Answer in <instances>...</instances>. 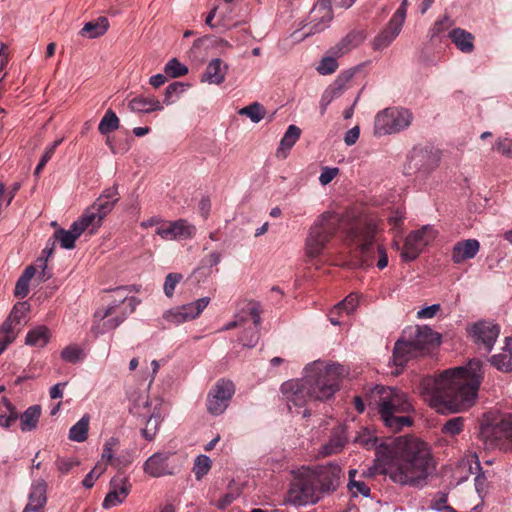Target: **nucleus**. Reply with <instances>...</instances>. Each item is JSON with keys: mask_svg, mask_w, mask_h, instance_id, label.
<instances>
[{"mask_svg": "<svg viewBox=\"0 0 512 512\" xmlns=\"http://www.w3.org/2000/svg\"><path fill=\"white\" fill-rule=\"evenodd\" d=\"M500 333V326L491 321H478L468 328V334L479 349L489 353Z\"/></svg>", "mask_w": 512, "mask_h": 512, "instance_id": "f3484780", "label": "nucleus"}, {"mask_svg": "<svg viewBox=\"0 0 512 512\" xmlns=\"http://www.w3.org/2000/svg\"><path fill=\"white\" fill-rule=\"evenodd\" d=\"M358 303L359 298L357 294L351 293L343 301L334 306L331 314H340L342 311H344L348 315L356 309Z\"/></svg>", "mask_w": 512, "mask_h": 512, "instance_id": "a18cd8bd", "label": "nucleus"}, {"mask_svg": "<svg viewBox=\"0 0 512 512\" xmlns=\"http://www.w3.org/2000/svg\"><path fill=\"white\" fill-rule=\"evenodd\" d=\"M162 416L157 408L154 409V412L147 419L145 427L142 429V435L146 440H153L158 428L161 424Z\"/></svg>", "mask_w": 512, "mask_h": 512, "instance_id": "a19ab883", "label": "nucleus"}, {"mask_svg": "<svg viewBox=\"0 0 512 512\" xmlns=\"http://www.w3.org/2000/svg\"><path fill=\"white\" fill-rule=\"evenodd\" d=\"M441 307L439 304H433L431 306H427L422 308L417 312V317L419 319H430L433 318L438 311H440Z\"/></svg>", "mask_w": 512, "mask_h": 512, "instance_id": "680f3d73", "label": "nucleus"}, {"mask_svg": "<svg viewBox=\"0 0 512 512\" xmlns=\"http://www.w3.org/2000/svg\"><path fill=\"white\" fill-rule=\"evenodd\" d=\"M483 379L482 363L471 360L467 366L448 369L439 377H424L420 392L424 401L439 413H457L472 407Z\"/></svg>", "mask_w": 512, "mask_h": 512, "instance_id": "f257e3e1", "label": "nucleus"}, {"mask_svg": "<svg viewBox=\"0 0 512 512\" xmlns=\"http://www.w3.org/2000/svg\"><path fill=\"white\" fill-rule=\"evenodd\" d=\"M90 416L85 414L69 430V439L74 442H84L88 437Z\"/></svg>", "mask_w": 512, "mask_h": 512, "instance_id": "4c0bfd02", "label": "nucleus"}, {"mask_svg": "<svg viewBox=\"0 0 512 512\" xmlns=\"http://www.w3.org/2000/svg\"><path fill=\"white\" fill-rule=\"evenodd\" d=\"M493 149L503 156L512 158V139L498 138L495 141Z\"/></svg>", "mask_w": 512, "mask_h": 512, "instance_id": "6e6d98bb", "label": "nucleus"}, {"mask_svg": "<svg viewBox=\"0 0 512 512\" xmlns=\"http://www.w3.org/2000/svg\"><path fill=\"white\" fill-rule=\"evenodd\" d=\"M342 221V216L333 211H325L319 215L309 228L305 240L306 256L309 258L320 256L326 245L340 229Z\"/></svg>", "mask_w": 512, "mask_h": 512, "instance_id": "0eeeda50", "label": "nucleus"}, {"mask_svg": "<svg viewBox=\"0 0 512 512\" xmlns=\"http://www.w3.org/2000/svg\"><path fill=\"white\" fill-rule=\"evenodd\" d=\"M351 78V74H341L335 82L329 86L323 93L320 100L321 114L323 115L328 105L341 95L344 90L345 83Z\"/></svg>", "mask_w": 512, "mask_h": 512, "instance_id": "cd10ccee", "label": "nucleus"}, {"mask_svg": "<svg viewBox=\"0 0 512 512\" xmlns=\"http://www.w3.org/2000/svg\"><path fill=\"white\" fill-rule=\"evenodd\" d=\"M491 365L501 372H512V339L506 338L502 351L489 359Z\"/></svg>", "mask_w": 512, "mask_h": 512, "instance_id": "c756f323", "label": "nucleus"}, {"mask_svg": "<svg viewBox=\"0 0 512 512\" xmlns=\"http://www.w3.org/2000/svg\"><path fill=\"white\" fill-rule=\"evenodd\" d=\"M79 229L74 228V222L71 224L68 230L58 229L54 233V239L60 243V246L64 249H73L75 247L76 240L81 236Z\"/></svg>", "mask_w": 512, "mask_h": 512, "instance_id": "c9c22d12", "label": "nucleus"}, {"mask_svg": "<svg viewBox=\"0 0 512 512\" xmlns=\"http://www.w3.org/2000/svg\"><path fill=\"white\" fill-rule=\"evenodd\" d=\"M347 442V436L344 427L338 426L333 429L329 441L323 445L321 454L330 456L337 454L344 448Z\"/></svg>", "mask_w": 512, "mask_h": 512, "instance_id": "c85d7f7f", "label": "nucleus"}, {"mask_svg": "<svg viewBox=\"0 0 512 512\" xmlns=\"http://www.w3.org/2000/svg\"><path fill=\"white\" fill-rule=\"evenodd\" d=\"M301 130L295 125L288 126L284 136L282 137L279 147L276 151V156L280 159H285L288 156L290 149L295 145L300 138Z\"/></svg>", "mask_w": 512, "mask_h": 512, "instance_id": "7c9ffc66", "label": "nucleus"}, {"mask_svg": "<svg viewBox=\"0 0 512 512\" xmlns=\"http://www.w3.org/2000/svg\"><path fill=\"white\" fill-rule=\"evenodd\" d=\"M18 420L16 407L6 398L0 401V427L10 428Z\"/></svg>", "mask_w": 512, "mask_h": 512, "instance_id": "e433bc0d", "label": "nucleus"}, {"mask_svg": "<svg viewBox=\"0 0 512 512\" xmlns=\"http://www.w3.org/2000/svg\"><path fill=\"white\" fill-rule=\"evenodd\" d=\"M480 435L491 447L508 449L512 446V414L504 415L495 423L482 425Z\"/></svg>", "mask_w": 512, "mask_h": 512, "instance_id": "9b49d317", "label": "nucleus"}, {"mask_svg": "<svg viewBox=\"0 0 512 512\" xmlns=\"http://www.w3.org/2000/svg\"><path fill=\"white\" fill-rule=\"evenodd\" d=\"M366 38L362 30H353L343 37L335 46L331 48V53L335 57H341L352 49L358 47Z\"/></svg>", "mask_w": 512, "mask_h": 512, "instance_id": "b1692460", "label": "nucleus"}, {"mask_svg": "<svg viewBox=\"0 0 512 512\" xmlns=\"http://www.w3.org/2000/svg\"><path fill=\"white\" fill-rule=\"evenodd\" d=\"M436 234L432 227L423 226L421 229L411 232L405 239L401 257L405 261L415 260Z\"/></svg>", "mask_w": 512, "mask_h": 512, "instance_id": "dca6fc26", "label": "nucleus"}, {"mask_svg": "<svg viewBox=\"0 0 512 512\" xmlns=\"http://www.w3.org/2000/svg\"><path fill=\"white\" fill-rule=\"evenodd\" d=\"M7 46L4 43L0 45V83L5 79L6 73L4 72L5 67L8 64L9 57L6 52Z\"/></svg>", "mask_w": 512, "mask_h": 512, "instance_id": "e2e57ef3", "label": "nucleus"}, {"mask_svg": "<svg viewBox=\"0 0 512 512\" xmlns=\"http://www.w3.org/2000/svg\"><path fill=\"white\" fill-rule=\"evenodd\" d=\"M41 416V407L33 405L28 407L18 419L20 420V429L22 432H30L37 428Z\"/></svg>", "mask_w": 512, "mask_h": 512, "instance_id": "72a5a7b5", "label": "nucleus"}, {"mask_svg": "<svg viewBox=\"0 0 512 512\" xmlns=\"http://www.w3.org/2000/svg\"><path fill=\"white\" fill-rule=\"evenodd\" d=\"M58 471L67 474L72 468L79 465V462L73 458H58L55 462Z\"/></svg>", "mask_w": 512, "mask_h": 512, "instance_id": "13d9d810", "label": "nucleus"}, {"mask_svg": "<svg viewBox=\"0 0 512 512\" xmlns=\"http://www.w3.org/2000/svg\"><path fill=\"white\" fill-rule=\"evenodd\" d=\"M313 473V480L317 485L321 497L324 494L333 492L337 489L340 478L342 475V469L337 464L321 465L311 467Z\"/></svg>", "mask_w": 512, "mask_h": 512, "instance_id": "aec40b11", "label": "nucleus"}, {"mask_svg": "<svg viewBox=\"0 0 512 512\" xmlns=\"http://www.w3.org/2000/svg\"><path fill=\"white\" fill-rule=\"evenodd\" d=\"M449 38L463 53H471L474 50V36L464 29H453L449 33Z\"/></svg>", "mask_w": 512, "mask_h": 512, "instance_id": "2f4dec72", "label": "nucleus"}, {"mask_svg": "<svg viewBox=\"0 0 512 512\" xmlns=\"http://www.w3.org/2000/svg\"><path fill=\"white\" fill-rule=\"evenodd\" d=\"M176 453L160 451L151 455L143 464V471L154 478L172 475L177 468Z\"/></svg>", "mask_w": 512, "mask_h": 512, "instance_id": "a211bd4d", "label": "nucleus"}, {"mask_svg": "<svg viewBox=\"0 0 512 512\" xmlns=\"http://www.w3.org/2000/svg\"><path fill=\"white\" fill-rule=\"evenodd\" d=\"M412 121L407 109L390 107L379 112L374 121V133L377 136L398 133L406 129Z\"/></svg>", "mask_w": 512, "mask_h": 512, "instance_id": "9d476101", "label": "nucleus"}, {"mask_svg": "<svg viewBox=\"0 0 512 512\" xmlns=\"http://www.w3.org/2000/svg\"><path fill=\"white\" fill-rule=\"evenodd\" d=\"M156 234L166 241L191 239L196 234V227L185 219L166 221L155 230Z\"/></svg>", "mask_w": 512, "mask_h": 512, "instance_id": "412c9836", "label": "nucleus"}, {"mask_svg": "<svg viewBox=\"0 0 512 512\" xmlns=\"http://www.w3.org/2000/svg\"><path fill=\"white\" fill-rule=\"evenodd\" d=\"M82 349L76 345H70L65 347L61 351V358L70 363H76L81 359Z\"/></svg>", "mask_w": 512, "mask_h": 512, "instance_id": "864d4df0", "label": "nucleus"}, {"mask_svg": "<svg viewBox=\"0 0 512 512\" xmlns=\"http://www.w3.org/2000/svg\"><path fill=\"white\" fill-rule=\"evenodd\" d=\"M128 108L134 113L148 114L154 111H162L163 105L154 96L139 95L129 101Z\"/></svg>", "mask_w": 512, "mask_h": 512, "instance_id": "bb28decb", "label": "nucleus"}, {"mask_svg": "<svg viewBox=\"0 0 512 512\" xmlns=\"http://www.w3.org/2000/svg\"><path fill=\"white\" fill-rule=\"evenodd\" d=\"M357 474L356 470L349 471V483L348 488L353 496L362 495L364 497H368L370 495L369 486L361 480H355V476Z\"/></svg>", "mask_w": 512, "mask_h": 512, "instance_id": "79ce46f5", "label": "nucleus"}, {"mask_svg": "<svg viewBox=\"0 0 512 512\" xmlns=\"http://www.w3.org/2000/svg\"><path fill=\"white\" fill-rule=\"evenodd\" d=\"M338 172V168L324 167L319 176V182L323 186L329 184L337 176Z\"/></svg>", "mask_w": 512, "mask_h": 512, "instance_id": "bf43d9fd", "label": "nucleus"}, {"mask_svg": "<svg viewBox=\"0 0 512 512\" xmlns=\"http://www.w3.org/2000/svg\"><path fill=\"white\" fill-rule=\"evenodd\" d=\"M183 279L180 273H169L164 282L163 290L167 297L171 298L178 283Z\"/></svg>", "mask_w": 512, "mask_h": 512, "instance_id": "3c124183", "label": "nucleus"}, {"mask_svg": "<svg viewBox=\"0 0 512 512\" xmlns=\"http://www.w3.org/2000/svg\"><path fill=\"white\" fill-rule=\"evenodd\" d=\"M314 12H321V19L325 20L324 22L317 23L314 26V30L311 33L321 32L325 27L326 23L330 22L332 19V8L330 0H320L317 5L313 9Z\"/></svg>", "mask_w": 512, "mask_h": 512, "instance_id": "58836bf2", "label": "nucleus"}, {"mask_svg": "<svg viewBox=\"0 0 512 512\" xmlns=\"http://www.w3.org/2000/svg\"><path fill=\"white\" fill-rule=\"evenodd\" d=\"M375 404L386 427L393 432L411 426L413 421L407 414L413 407L407 395L394 387L376 386L370 395L369 405Z\"/></svg>", "mask_w": 512, "mask_h": 512, "instance_id": "20e7f679", "label": "nucleus"}, {"mask_svg": "<svg viewBox=\"0 0 512 512\" xmlns=\"http://www.w3.org/2000/svg\"><path fill=\"white\" fill-rule=\"evenodd\" d=\"M109 29V21L106 17H98L96 20L87 22L79 34L83 37L94 39L104 35Z\"/></svg>", "mask_w": 512, "mask_h": 512, "instance_id": "473e14b6", "label": "nucleus"}, {"mask_svg": "<svg viewBox=\"0 0 512 512\" xmlns=\"http://www.w3.org/2000/svg\"><path fill=\"white\" fill-rule=\"evenodd\" d=\"M338 68V63L336 60V57H324L319 65L317 66L316 70L321 75H329L336 71Z\"/></svg>", "mask_w": 512, "mask_h": 512, "instance_id": "603ef678", "label": "nucleus"}, {"mask_svg": "<svg viewBox=\"0 0 512 512\" xmlns=\"http://www.w3.org/2000/svg\"><path fill=\"white\" fill-rule=\"evenodd\" d=\"M439 333L428 326H415L405 329L393 349L396 366H405L411 359L422 357L440 344Z\"/></svg>", "mask_w": 512, "mask_h": 512, "instance_id": "39448f33", "label": "nucleus"}, {"mask_svg": "<svg viewBox=\"0 0 512 512\" xmlns=\"http://www.w3.org/2000/svg\"><path fill=\"white\" fill-rule=\"evenodd\" d=\"M186 87L187 85L182 82H173L169 84L165 89L164 103L167 105L171 104L173 102V97H178L182 94Z\"/></svg>", "mask_w": 512, "mask_h": 512, "instance_id": "8fccbe9b", "label": "nucleus"}, {"mask_svg": "<svg viewBox=\"0 0 512 512\" xmlns=\"http://www.w3.org/2000/svg\"><path fill=\"white\" fill-rule=\"evenodd\" d=\"M29 292V283L25 280L18 279L15 285L14 294L16 297L25 298Z\"/></svg>", "mask_w": 512, "mask_h": 512, "instance_id": "69168bd1", "label": "nucleus"}, {"mask_svg": "<svg viewBox=\"0 0 512 512\" xmlns=\"http://www.w3.org/2000/svg\"><path fill=\"white\" fill-rule=\"evenodd\" d=\"M119 125L120 121L118 116L113 110L109 109L100 120L98 130L102 135H108L110 132L117 130Z\"/></svg>", "mask_w": 512, "mask_h": 512, "instance_id": "ea45409f", "label": "nucleus"}, {"mask_svg": "<svg viewBox=\"0 0 512 512\" xmlns=\"http://www.w3.org/2000/svg\"><path fill=\"white\" fill-rule=\"evenodd\" d=\"M377 259H376V266L378 269L382 270L387 267L388 265V256L385 248L382 245H376V252Z\"/></svg>", "mask_w": 512, "mask_h": 512, "instance_id": "052dcab7", "label": "nucleus"}, {"mask_svg": "<svg viewBox=\"0 0 512 512\" xmlns=\"http://www.w3.org/2000/svg\"><path fill=\"white\" fill-rule=\"evenodd\" d=\"M408 0H402L398 9L394 12L387 26L374 38L372 46L374 50L387 48L400 34L406 19Z\"/></svg>", "mask_w": 512, "mask_h": 512, "instance_id": "4468645a", "label": "nucleus"}, {"mask_svg": "<svg viewBox=\"0 0 512 512\" xmlns=\"http://www.w3.org/2000/svg\"><path fill=\"white\" fill-rule=\"evenodd\" d=\"M107 466L103 463H97L94 468L85 476L82 485L90 489L94 486L96 480L106 471Z\"/></svg>", "mask_w": 512, "mask_h": 512, "instance_id": "de8ad7c7", "label": "nucleus"}, {"mask_svg": "<svg viewBox=\"0 0 512 512\" xmlns=\"http://www.w3.org/2000/svg\"><path fill=\"white\" fill-rule=\"evenodd\" d=\"M131 491L129 480L122 475H116L110 481V490L105 496L102 506L109 509L120 505L125 501Z\"/></svg>", "mask_w": 512, "mask_h": 512, "instance_id": "4be33fe9", "label": "nucleus"}, {"mask_svg": "<svg viewBox=\"0 0 512 512\" xmlns=\"http://www.w3.org/2000/svg\"><path fill=\"white\" fill-rule=\"evenodd\" d=\"M435 470L430 446L414 436L398 437L381 464V473L393 483L414 488L424 487Z\"/></svg>", "mask_w": 512, "mask_h": 512, "instance_id": "f03ea898", "label": "nucleus"}, {"mask_svg": "<svg viewBox=\"0 0 512 512\" xmlns=\"http://www.w3.org/2000/svg\"><path fill=\"white\" fill-rule=\"evenodd\" d=\"M211 468V460L206 455H199L195 459L193 472L197 479L202 478Z\"/></svg>", "mask_w": 512, "mask_h": 512, "instance_id": "09e8293b", "label": "nucleus"}, {"mask_svg": "<svg viewBox=\"0 0 512 512\" xmlns=\"http://www.w3.org/2000/svg\"><path fill=\"white\" fill-rule=\"evenodd\" d=\"M227 71L228 65L223 63L220 58L212 59L201 77V82L220 85L225 81Z\"/></svg>", "mask_w": 512, "mask_h": 512, "instance_id": "a878e982", "label": "nucleus"}, {"mask_svg": "<svg viewBox=\"0 0 512 512\" xmlns=\"http://www.w3.org/2000/svg\"><path fill=\"white\" fill-rule=\"evenodd\" d=\"M50 336V330L46 326L40 325L28 331L25 337V344L42 348L47 345Z\"/></svg>", "mask_w": 512, "mask_h": 512, "instance_id": "f704fd0d", "label": "nucleus"}, {"mask_svg": "<svg viewBox=\"0 0 512 512\" xmlns=\"http://www.w3.org/2000/svg\"><path fill=\"white\" fill-rule=\"evenodd\" d=\"M46 482L42 479L32 484L29 493V502L23 512H42V508L46 503Z\"/></svg>", "mask_w": 512, "mask_h": 512, "instance_id": "393cba45", "label": "nucleus"}, {"mask_svg": "<svg viewBox=\"0 0 512 512\" xmlns=\"http://www.w3.org/2000/svg\"><path fill=\"white\" fill-rule=\"evenodd\" d=\"M63 139L54 141L50 146L45 148V151L40 159V163L47 164L55 153L56 148L62 143Z\"/></svg>", "mask_w": 512, "mask_h": 512, "instance_id": "0e129e2a", "label": "nucleus"}, {"mask_svg": "<svg viewBox=\"0 0 512 512\" xmlns=\"http://www.w3.org/2000/svg\"><path fill=\"white\" fill-rule=\"evenodd\" d=\"M234 393L233 382L225 379L218 380L207 396V410L209 413L216 416L224 413Z\"/></svg>", "mask_w": 512, "mask_h": 512, "instance_id": "2eb2a0df", "label": "nucleus"}, {"mask_svg": "<svg viewBox=\"0 0 512 512\" xmlns=\"http://www.w3.org/2000/svg\"><path fill=\"white\" fill-rule=\"evenodd\" d=\"M117 186L105 189L102 194L87 207L82 215L74 221V228L79 229L81 234L94 235L102 226L103 220L109 215L118 202Z\"/></svg>", "mask_w": 512, "mask_h": 512, "instance_id": "6e6552de", "label": "nucleus"}, {"mask_svg": "<svg viewBox=\"0 0 512 512\" xmlns=\"http://www.w3.org/2000/svg\"><path fill=\"white\" fill-rule=\"evenodd\" d=\"M259 340V333L256 328H250L243 332V334L239 337V341L243 346L252 348L255 347Z\"/></svg>", "mask_w": 512, "mask_h": 512, "instance_id": "5fc2aeb1", "label": "nucleus"}, {"mask_svg": "<svg viewBox=\"0 0 512 512\" xmlns=\"http://www.w3.org/2000/svg\"><path fill=\"white\" fill-rule=\"evenodd\" d=\"M293 475L287 492V502L294 506L316 504L322 497L313 480L311 467L303 466L294 471Z\"/></svg>", "mask_w": 512, "mask_h": 512, "instance_id": "1a4fd4ad", "label": "nucleus"}, {"mask_svg": "<svg viewBox=\"0 0 512 512\" xmlns=\"http://www.w3.org/2000/svg\"><path fill=\"white\" fill-rule=\"evenodd\" d=\"M119 440L116 437L109 438L104 446H103V452H102V460H106L107 462H111L114 458V450L118 446Z\"/></svg>", "mask_w": 512, "mask_h": 512, "instance_id": "4d7b16f0", "label": "nucleus"}, {"mask_svg": "<svg viewBox=\"0 0 512 512\" xmlns=\"http://www.w3.org/2000/svg\"><path fill=\"white\" fill-rule=\"evenodd\" d=\"M359 135H360V129L358 126L351 128L350 130H348L346 132V134L344 136L345 144L348 146L354 145L357 142Z\"/></svg>", "mask_w": 512, "mask_h": 512, "instance_id": "338daca9", "label": "nucleus"}, {"mask_svg": "<svg viewBox=\"0 0 512 512\" xmlns=\"http://www.w3.org/2000/svg\"><path fill=\"white\" fill-rule=\"evenodd\" d=\"M374 237L375 231L371 226L355 227L349 231L348 238L357 246L363 265L371 266L376 263Z\"/></svg>", "mask_w": 512, "mask_h": 512, "instance_id": "ddd939ff", "label": "nucleus"}, {"mask_svg": "<svg viewBox=\"0 0 512 512\" xmlns=\"http://www.w3.org/2000/svg\"><path fill=\"white\" fill-rule=\"evenodd\" d=\"M405 219V213L402 210H396L389 218L390 224L394 228H399Z\"/></svg>", "mask_w": 512, "mask_h": 512, "instance_id": "774afa93", "label": "nucleus"}, {"mask_svg": "<svg viewBox=\"0 0 512 512\" xmlns=\"http://www.w3.org/2000/svg\"><path fill=\"white\" fill-rule=\"evenodd\" d=\"M27 312L26 303L16 304L6 320L0 325V355L16 340L25 325Z\"/></svg>", "mask_w": 512, "mask_h": 512, "instance_id": "f8f14e48", "label": "nucleus"}, {"mask_svg": "<svg viewBox=\"0 0 512 512\" xmlns=\"http://www.w3.org/2000/svg\"><path fill=\"white\" fill-rule=\"evenodd\" d=\"M347 374L348 369L341 364L315 361L305 368L303 378L284 382L281 391L288 405L302 407L309 401H325L332 398Z\"/></svg>", "mask_w": 512, "mask_h": 512, "instance_id": "7ed1b4c3", "label": "nucleus"}, {"mask_svg": "<svg viewBox=\"0 0 512 512\" xmlns=\"http://www.w3.org/2000/svg\"><path fill=\"white\" fill-rule=\"evenodd\" d=\"M464 418L454 417L449 419L442 427V432L446 435L456 436L463 431Z\"/></svg>", "mask_w": 512, "mask_h": 512, "instance_id": "49530a36", "label": "nucleus"}, {"mask_svg": "<svg viewBox=\"0 0 512 512\" xmlns=\"http://www.w3.org/2000/svg\"><path fill=\"white\" fill-rule=\"evenodd\" d=\"M188 67L181 63L177 58L170 59L164 67V72L168 77L178 78L188 73Z\"/></svg>", "mask_w": 512, "mask_h": 512, "instance_id": "c03bdc74", "label": "nucleus"}, {"mask_svg": "<svg viewBox=\"0 0 512 512\" xmlns=\"http://www.w3.org/2000/svg\"><path fill=\"white\" fill-rule=\"evenodd\" d=\"M209 303L210 298L203 297L194 302L167 310L164 312L163 318L171 324L179 325L199 317Z\"/></svg>", "mask_w": 512, "mask_h": 512, "instance_id": "6ab92c4d", "label": "nucleus"}, {"mask_svg": "<svg viewBox=\"0 0 512 512\" xmlns=\"http://www.w3.org/2000/svg\"><path fill=\"white\" fill-rule=\"evenodd\" d=\"M479 250L480 243L477 239L458 241L452 248V261L455 264H462L467 260L473 259Z\"/></svg>", "mask_w": 512, "mask_h": 512, "instance_id": "5701e85b", "label": "nucleus"}, {"mask_svg": "<svg viewBox=\"0 0 512 512\" xmlns=\"http://www.w3.org/2000/svg\"><path fill=\"white\" fill-rule=\"evenodd\" d=\"M135 310V298L129 297L125 287L112 291L111 299L104 308L94 313L91 332L95 337L116 329Z\"/></svg>", "mask_w": 512, "mask_h": 512, "instance_id": "423d86ee", "label": "nucleus"}, {"mask_svg": "<svg viewBox=\"0 0 512 512\" xmlns=\"http://www.w3.org/2000/svg\"><path fill=\"white\" fill-rule=\"evenodd\" d=\"M242 116H247L254 123L260 122L266 115L265 108L258 102H254L243 107L238 112Z\"/></svg>", "mask_w": 512, "mask_h": 512, "instance_id": "37998d69", "label": "nucleus"}]
</instances>
